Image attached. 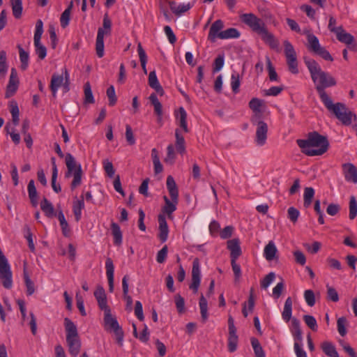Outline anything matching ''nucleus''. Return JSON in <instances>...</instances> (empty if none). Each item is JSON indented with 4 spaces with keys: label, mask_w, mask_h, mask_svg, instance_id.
Masks as SVG:
<instances>
[{
    "label": "nucleus",
    "mask_w": 357,
    "mask_h": 357,
    "mask_svg": "<svg viewBox=\"0 0 357 357\" xmlns=\"http://www.w3.org/2000/svg\"><path fill=\"white\" fill-rule=\"evenodd\" d=\"M305 63L310 72L312 80L319 95L320 99L326 109L345 126L351 125L356 115L341 102L333 103L332 99L326 93L328 87L336 85V80L328 73L322 70L319 64L314 59H305Z\"/></svg>",
    "instance_id": "nucleus-1"
},
{
    "label": "nucleus",
    "mask_w": 357,
    "mask_h": 357,
    "mask_svg": "<svg viewBox=\"0 0 357 357\" xmlns=\"http://www.w3.org/2000/svg\"><path fill=\"white\" fill-rule=\"evenodd\" d=\"M297 144L302 152L308 156L321 155L329 147L327 137L317 132L310 133L306 139H298Z\"/></svg>",
    "instance_id": "nucleus-2"
},
{
    "label": "nucleus",
    "mask_w": 357,
    "mask_h": 357,
    "mask_svg": "<svg viewBox=\"0 0 357 357\" xmlns=\"http://www.w3.org/2000/svg\"><path fill=\"white\" fill-rule=\"evenodd\" d=\"M241 21L248 26L252 31L260 36L261 39L271 48L275 49L278 47V41L274 35L269 32L264 22L253 13H244L241 15Z\"/></svg>",
    "instance_id": "nucleus-3"
},
{
    "label": "nucleus",
    "mask_w": 357,
    "mask_h": 357,
    "mask_svg": "<svg viewBox=\"0 0 357 357\" xmlns=\"http://www.w3.org/2000/svg\"><path fill=\"white\" fill-rule=\"evenodd\" d=\"M64 326L69 353L73 357H77L81 349V341L78 335L77 328L76 325L67 317L64 319Z\"/></svg>",
    "instance_id": "nucleus-4"
},
{
    "label": "nucleus",
    "mask_w": 357,
    "mask_h": 357,
    "mask_svg": "<svg viewBox=\"0 0 357 357\" xmlns=\"http://www.w3.org/2000/svg\"><path fill=\"white\" fill-rule=\"evenodd\" d=\"M66 165L67 167V172H66V177H73L70 187L74 190L79 186L82 183V167L80 164H77L74 156L70 153L66 155Z\"/></svg>",
    "instance_id": "nucleus-5"
},
{
    "label": "nucleus",
    "mask_w": 357,
    "mask_h": 357,
    "mask_svg": "<svg viewBox=\"0 0 357 357\" xmlns=\"http://www.w3.org/2000/svg\"><path fill=\"white\" fill-rule=\"evenodd\" d=\"M112 32V22L107 15L103 17L102 26L98 30L96 40V52L98 58H102L105 54V36H109Z\"/></svg>",
    "instance_id": "nucleus-6"
},
{
    "label": "nucleus",
    "mask_w": 357,
    "mask_h": 357,
    "mask_svg": "<svg viewBox=\"0 0 357 357\" xmlns=\"http://www.w3.org/2000/svg\"><path fill=\"white\" fill-rule=\"evenodd\" d=\"M302 34L307 36V48L310 51L326 61H333V56L324 47L321 45L318 38L315 35L311 33L308 30L303 31Z\"/></svg>",
    "instance_id": "nucleus-7"
},
{
    "label": "nucleus",
    "mask_w": 357,
    "mask_h": 357,
    "mask_svg": "<svg viewBox=\"0 0 357 357\" xmlns=\"http://www.w3.org/2000/svg\"><path fill=\"white\" fill-rule=\"evenodd\" d=\"M104 323L105 329L114 333L116 343L119 347L123 346L124 333L119 324L117 319L112 317L111 311L104 313Z\"/></svg>",
    "instance_id": "nucleus-8"
},
{
    "label": "nucleus",
    "mask_w": 357,
    "mask_h": 357,
    "mask_svg": "<svg viewBox=\"0 0 357 357\" xmlns=\"http://www.w3.org/2000/svg\"><path fill=\"white\" fill-rule=\"evenodd\" d=\"M337 20L333 16L329 17L328 29V30L335 33L337 39L347 45L353 44L354 42V36L347 33L342 27V26H336Z\"/></svg>",
    "instance_id": "nucleus-9"
},
{
    "label": "nucleus",
    "mask_w": 357,
    "mask_h": 357,
    "mask_svg": "<svg viewBox=\"0 0 357 357\" xmlns=\"http://www.w3.org/2000/svg\"><path fill=\"white\" fill-rule=\"evenodd\" d=\"M0 279L3 286L6 289H11L13 287V273L10 265L6 256L0 249Z\"/></svg>",
    "instance_id": "nucleus-10"
},
{
    "label": "nucleus",
    "mask_w": 357,
    "mask_h": 357,
    "mask_svg": "<svg viewBox=\"0 0 357 357\" xmlns=\"http://www.w3.org/2000/svg\"><path fill=\"white\" fill-rule=\"evenodd\" d=\"M284 52L287 60L289 70L294 75L298 73L297 55L295 49L292 44L289 40H284Z\"/></svg>",
    "instance_id": "nucleus-11"
},
{
    "label": "nucleus",
    "mask_w": 357,
    "mask_h": 357,
    "mask_svg": "<svg viewBox=\"0 0 357 357\" xmlns=\"http://www.w3.org/2000/svg\"><path fill=\"white\" fill-rule=\"evenodd\" d=\"M62 71V75L54 74L52 77L50 89L54 97L56 96L57 91L63 85L64 79L66 80V88L67 90L68 89L70 75L66 68L63 69Z\"/></svg>",
    "instance_id": "nucleus-12"
},
{
    "label": "nucleus",
    "mask_w": 357,
    "mask_h": 357,
    "mask_svg": "<svg viewBox=\"0 0 357 357\" xmlns=\"http://www.w3.org/2000/svg\"><path fill=\"white\" fill-rule=\"evenodd\" d=\"M202 273L199 260L196 258L192 263V282L190 284V289L194 294H197L201 283Z\"/></svg>",
    "instance_id": "nucleus-13"
},
{
    "label": "nucleus",
    "mask_w": 357,
    "mask_h": 357,
    "mask_svg": "<svg viewBox=\"0 0 357 357\" xmlns=\"http://www.w3.org/2000/svg\"><path fill=\"white\" fill-rule=\"evenodd\" d=\"M229 335H228V350L229 352H234L238 347V337L236 333V328L232 317L228 318Z\"/></svg>",
    "instance_id": "nucleus-14"
},
{
    "label": "nucleus",
    "mask_w": 357,
    "mask_h": 357,
    "mask_svg": "<svg viewBox=\"0 0 357 357\" xmlns=\"http://www.w3.org/2000/svg\"><path fill=\"white\" fill-rule=\"evenodd\" d=\"M268 126L263 121H259L256 130L255 142L257 146H261L266 142Z\"/></svg>",
    "instance_id": "nucleus-15"
},
{
    "label": "nucleus",
    "mask_w": 357,
    "mask_h": 357,
    "mask_svg": "<svg viewBox=\"0 0 357 357\" xmlns=\"http://www.w3.org/2000/svg\"><path fill=\"white\" fill-rule=\"evenodd\" d=\"M94 296L97 301L98 307L100 310L104 311V313L111 311L109 307L107 305V295L104 288L98 286L94 291Z\"/></svg>",
    "instance_id": "nucleus-16"
},
{
    "label": "nucleus",
    "mask_w": 357,
    "mask_h": 357,
    "mask_svg": "<svg viewBox=\"0 0 357 357\" xmlns=\"http://www.w3.org/2000/svg\"><path fill=\"white\" fill-rule=\"evenodd\" d=\"M19 85V79L17 71L15 68H12L10 71L8 84L7 86L6 97L9 98L14 95L17 90Z\"/></svg>",
    "instance_id": "nucleus-17"
},
{
    "label": "nucleus",
    "mask_w": 357,
    "mask_h": 357,
    "mask_svg": "<svg viewBox=\"0 0 357 357\" xmlns=\"http://www.w3.org/2000/svg\"><path fill=\"white\" fill-rule=\"evenodd\" d=\"M342 169L346 181L357 183V168L352 163H344Z\"/></svg>",
    "instance_id": "nucleus-18"
},
{
    "label": "nucleus",
    "mask_w": 357,
    "mask_h": 357,
    "mask_svg": "<svg viewBox=\"0 0 357 357\" xmlns=\"http://www.w3.org/2000/svg\"><path fill=\"white\" fill-rule=\"evenodd\" d=\"M169 199L167 196L163 197L165 201V206L162 208V212L167 214L169 217L176 210L177 204L178 203V197H170Z\"/></svg>",
    "instance_id": "nucleus-19"
},
{
    "label": "nucleus",
    "mask_w": 357,
    "mask_h": 357,
    "mask_svg": "<svg viewBox=\"0 0 357 357\" xmlns=\"http://www.w3.org/2000/svg\"><path fill=\"white\" fill-rule=\"evenodd\" d=\"M193 6V3L190 2L176 3L174 1L170 2L169 7L173 13L176 15L181 16L188 10H189Z\"/></svg>",
    "instance_id": "nucleus-20"
},
{
    "label": "nucleus",
    "mask_w": 357,
    "mask_h": 357,
    "mask_svg": "<svg viewBox=\"0 0 357 357\" xmlns=\"http://www.w3.org/2000/svg\"><path fill=\"white\" fill-rule=\"evenodd\" d=\"M223 27L224 23L222 20H218L215 21L211 26L208 33V39L212 42H215L217 38H220V34L223 31Z\"/></svg>",
    "instance_id": "nucleus-21"
},
{
    "label": "nucleus",
    "mask_w": 357,
    "mask_h": 357,
    "mask_svg": "<svg viewBox=\"0 0 357 357\" xmlns=\"http://www.w3.org/2000/svg\"><path fill=\"white\" fill-rule=\"evenodd\" d=\"M227 248L230 251L231 260H236L241 255V249L240 247V241L238 238L229 240L227 243Z\"/></svg>",
    "instance_id": "nucleus-22"
},
{
    "label": "nucleus",
    "mask_w": 357,
    "mask_h": 357,
    "mask_svg": "<svg viewBox=\"0 0 357 357\" xmlns=\"http://www.w3.org/2000/svg\"><path fill=\"white\" fill-rule=\"evenodd\" d=\"M175 118L177 124L185 132H188L189 130L187 124V112L183 107L175 112Z\"/></svg>",
    "instance_id": "nucleus-23"
},
{
    "label": "nucleus",
    "mask_w": 357,
    "mask_h": 357,
    "mask_svg": "<svg viewBox=\"0 0 357 357\" xmlns=\"http://www.w3.org/2000/svg\"><path fill=\"white\" fill-rule=\"evenodd\" d=\"M159 238L162 243H165L168 238L169 228L165 217L163 215H159Z\"/></svg>",
    "instance_id": "nucleus-24"
},
{
    "label": "nucleus",
    "mask_w": 357,
    "mask_h": 357,
    "mask_svg": "<svg viewBox=\"0 0 357 357\" xmlns=\"http://www.w3.org/2000/svg\"><path fill=\"white\" fill-rule=\"evenodd\" d=\"M129 278L128 275H124L122 279V289L123 293V298L126 302V310L130 311L132 309V299L128 294L129 285H128Z\"/></svg>",
    "instance_id": "nucleus-25"
},
{
    "label": "nucleus",
    "mask_w": 357,
    "mask_h": 357,
    "mask_svg": "<svg viewBox=\"0 0 357 357\" xmlns=\"http://www.w3.org/2000/svg\"><path fill=\"white\" fill-rule=\"evenodd\" d=\"M106 275L109 283V290L110 292L114 291V266L112 260L110 258H107L105 261Z\"/></svg>",
    "instance_id": "nucleus-26"
},
{
    "label": "nucleus",
    "mask_w": 357,
    "mask_h": 357,
    "mask_svg": "<svg viewBox=\"0 0 357 357\" xmlns=\"http://www.w3.org/2000/svg\"><path fill=\"white\" fill-rule=\"evenodd\" d=\"M84 201L83 196L79 199L75 197L73 203V211L77 222L79 221L82 218V211L84 208Z\"/></svg>",
    "instance_id": "nucleus-27"
},
{
    "label": "nucleus",
    "mask_w": 357,
    "mask_h": 357,
    "mask_svg": "<svg viewBox=\"0 0 357 357\" xmlns=\"http://www.w3.org/2000/svg\"><path fill=\"white\" fill-rule=\"evenodd\" d=\"M278 249L275 243L271 241L264 248V257L267 261H271L275 258Z\"/></svg>",
    "instance_id": "nucleus-28"
},
{
    "label": "nucleus",
    "mask_w": 357,
    "mask_h": 357,
    "mask_svg": "<svg viewBox=\"0 0 357 357\" xmlns=\"http://www.w3.org/2000/svg\"><path fill=\"white\" fill-rule=\"evenodd\" d=\"M292 299L288 297L284 302V308L282 312V318L285 322H289L292 316Z\"/></svg>",
    "instance_id": "nucleus-29"
},
{
    "label": "nucleus",
    "mask_w": 357,
    "mask_h": 357,
    "mask_svg": "<svg viewBox=\"0 0 357 357\" xmlns=\"http://www.w3.org/2000/svg\"><path fill=\"white\" fill-rule=\"evenodd\" d=\"M292 299L288 297L284 302V308L282 312V318L285 322H289L292 316Z\"/></svg>",
    "instance_id": "nucleus-30"
},
{
    "label": "nucleus",
    "mask_w": 357,
    "mask_h": 357,
    "mask_svg": "<svg viewBox=\"0 0 357 357\" xmlns=\"http://www.w3.org/2000/svg\"><path fill=\"white\" fill-rule=\"evenodd\" d=\"M149 84L152 89L155 90L158 93H160V95L163 94L164 91L158 79L155 71H151L149 73Z\"/></svg>",
    "instance_id": "nucleus-31"
},
{
    "label": "nucleus",
    "mask_w": 357,
    "mask_h": 357,
    "mask_svg": "<svg viewBox=\"0 0 357 357\" xmlns=\"http://www.w3.org/2000/svg\"><path fill=\"white\" fill-rule=\"evenodd\" d=\"M200 314L202 321L204 323L208 319V301L203 294H201L199 301Z\"/></svg>",
    "instance_id": "nucleus-32"
},
{
    "label": "nucleus",
    "mask_w": 357,
    "mask_h": 357,
    "mask_svg": "<svg viewBox=\"0 0 357 357\" xmlns=\"http://www.w3.org/2000/svg\"><path fill=\"white\" fill-rule=\"evenodd\" d=\"M324 353L329 357H340L334 344L330 342H324L321 345Z\"/></svg>",
    "instance_id": "nucleus-33"
},
{
    "label": "nucleus",
    "mask_w": 357,
    "mask_h": 357,
    "mask_svg": "<svg viewBox=\"0 0 357 357\" xmlns=\"http://www.w3.org/2000/svg\"><path fill=\"white\" fill-rule=\"evenodd\" d=\"M111 229L114 236V243L116 245H121L123 241V236L120 227L117 223L112 222Z\"/></svg>",
    "instance_id": "nucleus-34"
},
{
    "label": "nucleus",
    "mask_w": 357,
    "mask_h": 357,
    "mask_svg": "<svg viewBox=\"0 0 357 357\" xmlns=\"http://www.w3.org/2000/svg\"><path fill=\"white\" fill-rule=\"evenodd\" d=\"M241 36L239 31L236 28H229L220 34V39L228 40L233 38H238Z\"/></svg>",
    "instance_id": "nucleus-35"
},
{
    "label": "nucleus",
    "mask_w": 357,
    "mask_h": 357,
    "mask_svg": "<svg viewBox=\"0 0 357 357\" xmlns=\"http://www.w3.org/2000/svg\"><path fill=\"white\" fill-rule=\"evenodd\" d=\"M167 188L170 197H178V190L174 178L172 176L167 178Z\"/></svg>",
    "instance_id": "nucleus-36"
},
{
    "label": "nucleus",
    "mask_w": 357,
    "mask_h": 357,
    "mask_svg": "<svg viewBox=\"0 0 357 357\" xmlns=\"http://www.w3.org/2000/svg\"><path fill=\"white\" fill-rule=\"evenodd\" d=\"M10 112L12 115V121L14 126H17L20 122V111L17 103L15 101L10 102Z\"/></svg>",
    "instance_id": "nucleus-37"
},
{
    "label": "nucleus",
    "mask_w": 357,
    "mask_h": 357,
    "mask_svg": "<svg viewBox=\"0 0 357 357\" xmlns=\"http://www.w3.org/2000/svg\"><path fill=\"white\" fill-rule=\"evenodd\" d=\"M27 190H28L29 197L30 198L31 204L34 206H36L38 204V201H37L38 195H37V190H36L33 180H31L29 181V183L28 184Z\"/></svg>",
    "instance_id": "nucleus-38"
},
{
    "label": "nucleus",
    "mask_w": 357,
    "mask_h": 357,
    "mask_svg": "<svg viewBox=\"0 0 357 357\" xmlns=\"http://www.w3.org/2000/svg\"><path fill=\"white\" fill-rule=\"evenodd\" d=\"M40 208L41 210L44 212V213L47 217H52L54 213V208L52 204L47 200L46 198H43V199L40 202Z\"/></svg>",
    "instance_id": "nucleus-39"
},
{
    "label": "nucleus",
    "mask_w": 357,
    "mask_h": 357,
    "mask_svg": "<svg viewBox=\"0 0 357 357\" xmlns=\"http://www.w3.org/2000/svg\"><path fill=\"white\" fill-rule=\"evenodd\" d=\"M175 137L176 149L178 153L183 154L185 151V139L178 129L175 131Z\"/></svg>",
    "instance_id": "nucleus-40"
},
{
    "label": "nucleus",
    "mask_w": 357,
    "mask_h": 357,
    "mask_svg": "<svg viewBox=\"0 0 357 357\" xmlns=\"http://www.w3.org/2000/svg\"><path fill=\"white\" fill-rule=\"evenodd\" d=\"M84 104H92L95 102V99L92 93L91 87L89 82H86L84 86Z\"/></svg>",
    "instance_id": "nucleus-41"
},
{
    "label": "nucleus",
    "mask_w": 357,
    "mask_h": 357,
    "mask_svg": "<svg viewBox=\"0 0 357 357\" xmlns=\"http://www.w3.org/2000/svg\"><path fill=\"white\" fill-rule=\"evenodd\" d=\"M137 52L142 70L144 72V73L146 74L147 56L140 43H139L137 45Z\"/></svg>",
    "instance_id": "nucleus-42"
},
{
    "label": "nucleus",
    "mask_w": 357,
    "mask_h": 357,
    "mask_svg": "<svg viewBox=\"0 0 357 357\" xmlns=\"http://www.w3.org/2000/svg\"><path fill=\"white\" fill-rule=\"evenodd\" d=\"M251 344L256 357H266L264 351L257 338L251 339Z\"/></svg>",
    "instance_id": "nucleus-43"
},
{
    "label": "nucleus",
    "mask_w": 357,
    "mask_h": 357,
    "mask_svg": "<svg viewBox=\"0 0 357 357\" xmlns=\"http://www.w3.org/2000/svg\"><path fill=\"white\" fill-rule=\"evenodd\" d=\"M15 126H11L9 123H8L5 130L8 135H10L12 141L15 144H18L20 142V135L19 133L15 132Z\"/></svg>",
    "instance_id": "nucleus-44"
},
{
    "label": "nucleus",
    "mask_w": 357,
    "mask_h": 357,
    "mask_svg": "<svg viewBox=\"0 0 357 357\" xmlns=\"http://www.w3.org/2000/svg\"><path fill=\"white\" fill-rule=\"evenodd\" d=\"M24 280L26 288V294L27 296H31L35 292V286L25 270L24 271Z\"/></svg>",
    "instance_id": "nucleus-45"
},
{
    "label": "nucleus",
    "mask_w": 357,
    "mask_h": 357,
    "mask_svg": "<svg viewBox=\"0 0 357 357\" xmlns=\"http://www.w3.org/2000/svg\"><path fill=\"white\" fill-rule=\"evenodd\" d=\"M8 71L6 64V53L2 50L0 52V78L5 77Z\"/></svg>",
    "instance_id": "nucleus-46"
},
{
    "label": "nucleus",
    "mask_w": 357,
    "mask_h": 357,
    "mask_svg": "<svg viewBox=\"0 0 357 357\" xmlns=\"http://www.w3.org/2000/svg\"><path fill=\"white\" fill-rule=\"evenodd\" d=\"M20 59L21 61V68L26 70L29 66V55L22 47L19 46Z\"/></svg>",
    "instance_id": "nucleus-47"
},
{
    "label": "nucleus",
    "mask_w": 357,
    "mask_h": 357,
    "mask_svg": "<svg viewBox=\"0 0 357 357\" xmlns=\"http://www.w3.org/2000/svg\"><path fill=\"white\" fill-rule=\"evenodd\" d=\"M314 195V190L311 187H307L305 188L304 190V206L305 207H309L311 205L312 198Z\"/></svg>",
    "instance_id": "nucleus-48"
},
{
    "label": "nucleus",
    "mask_w": 357,
    "mask_h": 357,
    "mask_svg": "<svg viewBox=\"0 0 357 357\" xmlns=\"http://www.w3.org/2000/svg\"><path fill=\"white\" fill-rule=\"evenodd\" d=\"M241 85L240 76L238 73H233L231 76V88L234 93L239 91Z\"/></svg>",
    "instance_id": "nucleus-49"
},
{
    "label": "nucleus",
    "mask_w": 357,
    "mask_h": 357,
    "mask_svg": "<svg viewBox=\"0 0 357 357\" xmlns=\"http://www.w3.org/2000/svg\"><path fill=\"white\" fill-rule=\"evenodd\" d=\"M43 33V23L42 20H38L36 23V28L33 37V43L40 42V39Z\"/></svg>",
    "instance_id": "nucleus-50"
},
{
    "label": "nucleus",
    "mask_w": 357,
    "mask_h": 357,
    "mask_svg": "<svg viewBox=\"0 0 357 357\" xmlns=\"http://www.w3.org/2000/svg\"><path fill=\"white\" fill-rule=\"evenodd\" d=\"M12 10L13 15L15 18H20L22 13V1L13 0L12 1Z\"/></svg>",
    "instance_id": "nucleus-51"
},
{
    "label": "nucleus",
    "mask_w": 357,
    "mask_h": 357,
    "mask_svg": "<svg viewBox=\"0 0 357 357\" xmlns=\"http://www.w3.org/2000/svg\"><path fill=\"white\" fill-rule=\"evenodd\" d=\"M33 43L36 55L40 60H43L47 56V48L41 43V42Z\"/></svg>",
    "instance_id": "nucleus-52"
},
{
    "label": "nucleus",
    "mask_w": 357,
    "mask_h": 357,
    "mask_svg": "<svg viewBox=\"0 0 357 357\" xmlns=\"http://www.w3.org/2000/svg\"><path fill=\"white\" fill-rule=\"evenodd\" d=\"M303 320L306 325L313 331H317L318 326L316 319L312 315H304Z\"/></svg>",
    "instance_id": "nucleus-53"
},
{
    "label": "nucleus",
    "mask_w": 357,
    "mask_h": 357,
    "mask_svg": "<svg viewBox=\"0 0 357 357\" xmlns=\"http://www.w3.org/2000/svg\"><path fill=\"white\" fill-rule=\"evenodd\" d=\"M254 306H255V300H254L252 295H250L248 298V305L246 303H244V305H243L242 312H243L244 317H246L248 316V314L253 310Z\"/></svg>",
    "instance_id": "nucleus-54"
},
{
    "label": "nucleus",
    "mask_w": 357,
    "mask_h": 357,
    "mask_svg": "<svg viewBox=\"0 0 357 357\" xmlns=\"http://www.w3.org/2000/svg\"><path fill=\"white\" fill-rule=\"evenodd\" d=\"M133 333L135 337H137L140 341L143 342H146L149 339V333L148 331V328L146 326H145L144 328L142 331V333L139 334V336H137V328L135 324H133Z\"/></svg>",
    "instance_id": "nucleus-55"
},
{
    "label": "nucleus",
    "mask_w": 357,
    "mask_h": 357,
    "mask_svg": "<svg viewBox=\"0 0 357 357\" xmlns=\"http://www.w3.org/2000/svg\"><path fill=\"white\" fill-rule=\"evenodd\" d=\"M357 215V202L354 196L350 197L349 201V218L354 220Z\"/></svg>",
    "instance_id": "nucleus-56"
},
{
    "label": "nucleus",
    "mask_w": 357,
    "mask_h": 357,
    "mask_svg": "<svg viewBox=\"0 0 357 357\" xmlns=\"http://www.w3.org/2000/svg\"><path fill=\"white\" fill-rule=\"evenodd\" d=\"M266 63H267V68H268V71L269 79L271 82L278 81V75L275 70V68L273 66L271 60L268 58H267Z\"/></svg>",
    "instance_id": "nucleus-57"
},
{
    "label": "nucleus",
    "mask_w": 357,
    "mask_h": 357,
    "mask_svg": "<svg viewBox=\"0 0 357 357\" xmlns=\"http://www.w3.org/2000/svg\"><path fill=\"white\" fill-rule=\"evenodd\" d=\"M275 274L273 272L269 273L261 282V288L266 289L275 280Z\"/></svg>",
    "instance_id": "nucleus-58"
},
{
    "label": "nucleus",
    "mask_w": 357,
    "mask_h": 357,
    "mask_svg": "<svg viewBox=\"0 0 357 357\" xmlns=\"http://www.w3.org/2000/svg\"><path fill=\"white\" fill-rule=\"evenodd\" d=\"M125 136L126 142L129 145H134L136 143V139L135 138L132 129L128 124L126 126Z\"/></svg>",
    "instance_id": "nucleus-59"
},
{
    "label": "nucleus",
    "mask_w": 357,
    "mask_h": 357,
    "mask_svg": "<svg viewBox=\"0 0 357 357\" xmlns=\"http://www.w3.org/2000/svg\"><path fill=\"white\" fill-rule=\"evenodd\" d=\"M263 101L259 98H253L249 102V107L255 113H259L261 112V107Z\"/></svg>",
    "instance_id": "nucleus-60"
},
{
    "label": "nucleus",
    "mask_w": 357,
    "mask_h": 357,
    "mask_svg": "<svg viewBox=\"0 0 357 357\" xmlns=\"http://www.w3.org/2000/svg\"><path fill=\"white\" fill-rule=\"evenodd\" d=\"M347 322V319L344 317H340L337 321L338 333L342 337H344L347 334V329H346Z\"/></svg>",
    "instance_id": "nucleus-61"
},
{
    "label": "nucleus",
    "mask_w": 357,
    "mask_h": 357,
    "mask_svg": "<svg viewBox=\"0 0 357 357\" xmlns=\"http://www.w3.org/2000/svg\"><path fill=\"white\" fill-rule=\"evenodd\" d=\"M107 96L109 98V105L114 106L117 101V98L115 93V89L114 86L111 85L107 89Z\"/></svg>",
    "instance_id": "nucleus-62"
},
{
    "label": "nucleus",
    "mask_w": 357,
    "mask_h": 357,
    "mask_svg": "<svg viewBox=\"0 0 357 357\" xmlns=\"http://www.w3.org/2000/svg\"><path fill=\"white\" fill-rule=\"evenodd\" d=\"M167 156L165 158V161L166 163L172 165L174 162L175 160V153H174V148L172 144L168 145L167 148Z\"/></svg>",
    "instance_id": "nucleus-63"
},
{
    "label": "nucleus",
    "mask_w": 357,
    "mask_h": 357,
    "mask_svg": "<svg viewBox=\"0 0 357 357\" xmlns=\"http://www.w3.org/2000/svg\"><path fill=\"white\" fill-rule=\"evenodd\" d=\"M304 298L307 304L312 307L315 304V296L312 290L307 289L304 291Z\"/></svg>",
    "instance_id": "nucleus-64"
}]
</instances>
